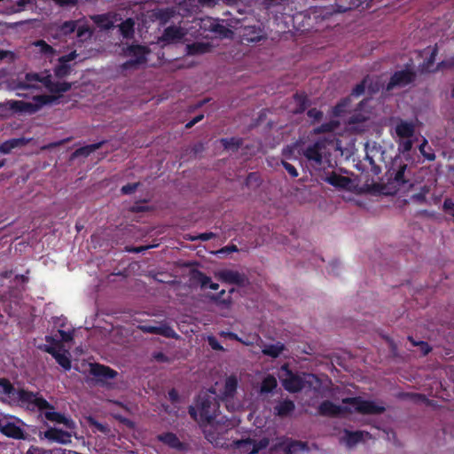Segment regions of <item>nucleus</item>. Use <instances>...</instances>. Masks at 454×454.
<instances>
[{
    "instance_id": "1",
    "label": "nucleus",
    "mask_w": 454,
    "mask_h": 454,
    "mask_svg": "<svg viewBox=\"0 0 454 454\" xmlns=\"http://www.w3.org/2000/svg\"><path fill=\"white\" fill-rule=\"evenodd\" d=\"M0 400L10 404H18L31 411H43L48 420L63 424L67 428H74V422L61 413L54 411V408L41 395L23 389H16L5 379H0Z\"/></svg>"
},
{
    "instance_id": "2",
    "label": "nucleus",
    "mask_w": 454,
    "mask_h": 454,
    "mask_svg": "<svg viewBox=\"0 0 454 454\" xmlns=\"http://www.w3.org/2000/svg\"><path fill=\"white\" fill-rule=\"evenodd\" d=\"M219 404L212 395L205 394L199 396L196 408L191 407L190 414L199 421L203 428L206 438L218 444V435L223 434L230 427V423L223 421L218 413Z\"/></svg>"
},
{
    "instance_id": "3",
    "label": "nucleus",
    "mask_w": 454,
    "mask_h": 454,
    "mask_svg": "<svg viewBox=\"0 0 454 454\" xmlns=\"http://www.w3.org/2000/svg\"><path fill=\"white\" fill-rule=\"evenodd\" d=\"M343 405H337L331 401H325L319 406V412L325 416H340L356 411L362 414H380L385 411L382 403L363 399L361 397L345 398Z\"/></svg>"
},
{
    "instance_id": "4",
    "label": "nucleus",
    "mask_w": 454,
    "mask_h": 454,
    "mask_svg": "<svg viewBox=\"0 0 454 454\" xmlns=\"http://www.w3.org/2000/svg\"><path fill=\"white\" fill-rule=\"evenodd\" d=\"M43 87L51 93H62L69 90L71 84L66 82L55 81L48 72L28 73L24 78H19L12 82V89L18 90L17 96L20 97L27 96L20 90L41 89Z\"/></svg>"
},
{
    "instance_id": "5",
    "label": "nucleus",
    "mask_w": 454,
    "mask_h": 454,
    "mask_svg": "<svg viewBox=\"0 0 454 454\" xmlns=\"http://www.w3.org/2000/svg\"><path fill=\"white\" fill-rule=\"evenodd\" d=\"M414 133L415 124L412 121L401 119L395 121L392 136L400 153L409 152L412 148Z\"/></svg>"
},
{
    "instance_id": "6",
    "label": "nucleus",
    "mask_w": 454,
    "mask_h": 454,
    "mask_svg": "<svg viewBox=\"0 0 454 454\" xmlns=\"http://www.w3.org/2000/svg\"><path fill=\"white\" fill-rule=\"evenodd\" d=\"M56 99L57 98L52 96L35 95L33 96L32 101L10 100L7 102V105L14 111L33 114L37 112L44 105L53 103Z\"/></svg>"
},
{
    "instance_id": "7",
    "label": "nucleus",
    "mask_w": 454,
    "mask_h": 454,
    "mask_svg": "<svg viewBox=\"0 0 454 454\" xmlns=\"http://www.w3.org/2000/svg\"><path fill=\"white\" fill-rule=\"evenodd\" d=\"M46 341L49 344H45L43 348L47 353L51 354L66 371L71 368L70 354L67 349L64 348L61 341L55 340L53 338L47 336Z\"/></svg>"
},
{
    "instance_id": "8",
    "label": "nucleus",
    "mask_w": 454,
    "mask_h": 454,
    "mask_svg": "<svg viewBox=\"0 0 454 454\" xmlns=\"http://www.w3.org/2000/svg\"><path fill=\"white\" fill-rule=\"evenodd\" d=\"M332 143L327 139L319 140L314 145L309 146L304 155L308 160L311 161L315 166L321 165L324 160H327V157L330 154L328 145Z\"/></svg>"
},
{
    "instance_id": "9",
    "label": "nucleus",
    "mask_w": 454,
    "mask_h": 454,
    "mask_svg": "<svg viewBox=\"0 0 454 454\" xmlns=\"http://www.w3.org/2000/svg\"><path fill=\"white\" fill-rule=\"evenodd\" d=\"M279 379L284 388L290 393H296L303 389V373L292 372L286 364L281 366Z\"/></svg>"
},
{
    "instance_id": "10",
    "label": "nucleus",
    "mask_w": 454,
    "mask_h": 454,
    "mask_svg": "<svg viewBox=\"0 0 454 454\" xmlns=\"http://www.w3.org/2000/svg\"><path fill=\"white\" fill-rule=\"evenodd\" d=\"M390 176L400 188H408L414 185L415 181L411 176V171L406 164L395 160L393 168L389 170Z\"/></svg>"
},
{
    "instance_id": "11",
    "label": "nucleus",
    "mask_w": 454,
    "mask_h": 454,
    "mask_svg": "<svg viewBox=\"0 0 454 454\" xmlns=\"http://www.w3.org/2000/svg\"><path fill=\"white\" fill-rule=\"evenodd\" d=\"M124 54L130 58V60L123 64V68L126 69L145 63L149 50L142 45H130L124 51Z\"/></svg>"
},
{
    "instance_id": "12",
    "label": "nucleus",
    "mask_w": 454,
    "mask_h": 454,
    "mask_svg": "<svg viewBox=\"0 0 454 454\" xmlns=\"http://www.w3.org/2000/svg\"><path fill=\"white\" fill-rule=\"evenodd\" d=\"M20 421L14 417L2 415L0 416V431L9 437L21 439L24 437L21 429Z\"/></svg>"
},
{
    "instance_id": "13",
    "label": "nucleus",
    "mask_w": 454,
    "mask_h": 454,
    "mask_svg": "<svg viewBox=\"0 0 454 454\" xmlns=\"http://www.w3.org/2000/svg\"><path fill=\"white\" fill-rule=\"evenodd\" d=\"M239 384V379L236 375L228 376L223 383V388L220 390V396L226 401V407L228 410L235 411L239 407L231 402L233 398Z\"/></svg>"
},
{
    "instance_id": "14",
    "label": "nucleus",
    "mask_w": 454,
    "mask_h": 454,
    "mask_svg": "<svg viewBox=\"0 0 454 454\" xmlns=\"http://www.w3.org/2000/svg\"><path fill=\"white\" fill-rule=\"evenodd\" d=\"M215 277L225 284L245 286L248 284V278L244 274L233 270H222L215 273Z\"/></svg>"
},
{
    "instance_id": "15",
    "label": "nucleus",
    "mask_w": 454,
    "mask_h": 454,
    "mask_svg": "<svg viewBox=\"0 0 454 454\" xmlns=\"http://www.w3.org/2000/svg\"><path fill=\"white\" fill-rule=\"evenodd\" d=\"M138 328L146 333H153L161 335L166 338L179 339V335L175 330L166 322H158L155 325H142Z\"/></svg>"
},
{
    "instance_id": "16",
    "label": "nucleus",
    "mask_w": 454,
    "mask_h": 454,
    "mask_svg": "<svg viewBox=\"0 0 454 454\" xmlns=\"http://www.w3.org/2000/svg\"><path fill=\"white\" fill-rule=\"evenodd\" d=\"M192 23L193 25L192 28L199 27L198 30H202L203 32L211 31L223 36H226L227 33L230 32L229 29H226L223 25L219 24L216 20H214L210 17L195 20Z\"/></svg>"
},
{
    "instance_id": "17",
    "label": "nucleus",
    "mask_w": 454,
    "mask_h": 454,
    "mask_svg": "<svg viewBox=\"0 0 454 454\" xmlns=\"http://www.w3.org/2000/svg\"><path fill=\"white\" fill-rule=\"evenodd\" d=\"M269 445V441L267 438H262L261 440L254 441L251 439H246L238 441L236 442L237 448L243 453L246 454H255L259 452L261 450L266 448Z\"/></svg>"
},
{
    "instance_id": "18",
    "label": "nucleus",
    "mask_w": 454,
    "mask_h": 454,
    "mask_svg": "<svg viewBox=\"0 0 454 454\" xmlns=\"http://www.w3.org/2000/svg\"><path fill=\"white\" fill-rule=\"evenodd\" d=\"M413 79L414 74L408 69L395 72L387 85V90L402 88L411 82Z\"/></svg>"
},
{
    "instance_id": "19",
    "label": "nucleus",
    "mask_w": 454,
    "mask_h": 454,
    "mask_svg": "<svg viewBox=\"0 0 454 454\" xmlns=\"http://www.w3.org/2000/svg\"><path fill=\"white\" fill-rule=\"evenodd\" d=\"M324 181L335 188L350 191L353 187L352 180L336 172H331L324 177Z\"/></svg>"
},
{
    "instance_id": "20",
    "label": "nucleus",
    "mask_w": 454,
    "mask_h": 454,
    "mask_svg": "<svg viewBox=\"0 0 454 454\" xmlns=\"http://www.w3.org/2000/svg\"><path fill=\"white\" fill-rule=\"evenodd\" d=\"M40 438H45L50 442H55L62 444H67L71 442V434L60 429L54 427L49 428L43 433H40Z\"/></svg>"
},
{
    "instance_id": "21",
    "label": "nucleus",
    "mask_w": 454,
    "mask_h": 454,
    "mask_svg": "<svg viewBox=\"0 0 454 454\" xmlns=\"http://www.w3.org/2000/svg\"><path fill=\"white\" fill-rule=\"evenodd\" d=\"M370 438V434L364 431L351 432L345 430L340 437V442L348 448L356 446L358 442L365 441Z\"/></svg>"
},
{
    "instance_id": "22",
    "label": "nucleus",
    "mask_w": 454,
    "mask_h": 454,
    "mask_svg": "<svg viewBox=\"0 0 454 454\" xmlns=\"http://www.w3.org/2000/svg\"><path fill=\"white\" fill-rule=\"evenodd\" d=\"M188 33V30L180 27H167L161 37L160 41L166 43H175L179 42Z\"/></svg>"
},
{
    "instance_id": "23",
    "label": "nucleus",
    "mask_w": 454,
    "mask_h": 454,
    "mask_svg": "<svg viewBox=\"0 0 454 454\" xmlns=\"http://www.w3.org/2000/svg\"><path fill=\"white\" fill-rule=\"evenodd\" d=\"M77 27V22L73 20L65 21L61 24L55 23L50 27V33L54 38H59L74 32Z\"/></svg>"
},
{
    "instance_id": "24",
    "label": "nucleus",
    "mask_w": 454,
    "mask_h": 454,
    "mask_svg": "<svg viewBox=\"0 0 454 454\" xmlns=\"http://www.w3.org/2000/svg\"><path fill=\"white\" fill-rule=\"evenodd\" d=\"M94 22L103 29H110L116 26V23L122 20L118 13H107L103 15H96L92 17Z\"/></svg>"
},
{
    "instance_id": "25",
    "label": "nucleus",
    "mask_w": 454,
    "mask_h": 454,
    "mask_svg": "<svg viewBox=\"0 0 454 454\" xmlns=\"http://www.w3.org/2000/svg\"><path fill=\"white\" fill-rule=\"evenodd\" d=\"M303 389H310L314 392L320 393L323 389L324 383L328 381L326 377L319 378L314 374L303 373Z\"/></svg>"
},
{
    "instance_id": "26",
    "label": "nucleus",
    "mask_w": 454,
    "mask_h": 454,
    "mask_svg": "<svg viewBox=\"0 0 454 454\" xmlns=\"http://www.w3.org/2000/svg\"><path fill=\"white\" fill-rule=\"evenodd\" d=\"M90 373L97 377L99 380L113 379L117 375V372L107 366L94 364H90Z\"/></svg>"
},
{
    "instance_id": "27",
    "label": "nucleus",
    "mask_w": 454,
    "mask_h": 454,
    "mask_svg": "<svg viewBox=\"0 0 454 454\" xmlns=\"http://www.w3.org/2000/svg\"><path fill=\"white\" fill-rule=\"evenodd\" d=\"M32 45L36 49V51L40 53L44 59L50 61L57 55L56 51L43 40H38L34 42Z\"/></svg>"
},
{
    "instance_id": "28",
    "label": "nucleus",
    "mask_w": 454,
    "mask_h": 454,
    "mask_svg": "<svg viewBox=\"0 0 454 454\" xmlns=\"http://www.w3.org/2000/svg\"><path fill=\"white\" fill-rule=\"evenodd\" d=\"M262 352L268 356L272 358L278 357L281 353L285 350V345L279 341L274 344L261 343Z\"/></svg>"
},
{
    "instance_id": "29",
    "label": "nucleus",
    "mask_w": 454,
    "mask_h": 454,
    "mask_svg": "<svg viewBox=\"0 0 454 454\" xmlns=\"http://www.w3.org/2000/svg\"><path fill=\"white\" fill-rule=\"evenodd\" d=\"M29 141H30L29 138H25V137L12 138V139L7 140L0 145V153H5V154L9 153H11V151L12 149L24 146Z\"/></svg>"
},
{
    "instance_id": "30",
    "label": "nucleus",
    "mask_w": 454,
    "mask_h": 454,
    "mask_svg": "<svg viewBox=\"0 0 454 454\" xmlns=\"http://www.w3.org/2000/svg\"><path fill=\"white\" fill-rule=\"evenodd\" d=\"M116 26L119 27V31L124 38H131L135 32V20L128 18L125 20H121Z\"/></svg>"
},
{
    "instance_id": "31",
    "label": "nucleus",
    "mask_w": 454,
    "mask_h": 454,
    "mask_svg": "<svg viewBox=\"0 0 454 454\" xmlns=\"http://www.w3.org/2000/svg\"><path fill=\"white\" fill-rule=\"evenodd\" d=\"M157 439L166 445L169 446L170 448L176 449V450H183L184 444L180 442V440L177 438V436L173 433H165L159 434L157 436Z\"/></svg>"
},
{
    "instance_id": "32",
    "label": "nucleus",
    "mask_w": 454,
    "mask_h": 454,
    "mask_svg": "<svg viewBox=\"0 0 454 454\" xmlns=\"http://www.w3.org/2000/svg\"><path fill=\"white\" fill-rule=\"evenodd\" d=\"M187 53L191 55L203 54L210 51L211 45L207 43H195L186 46Z\"/></svg>"
},
{
    "instance_id": "33",
    "label": "nucleus",
    "mask_w": 454,
    "mask_h": 454,
    "mask_svg": "<svg viewBox=\"0 0 454 454\" xmlns=\"http://www.w3.org/2000/svg\"><path fill=\"white\" fill-rule=\"evenodd\" d=\"M101 145H102V143H97V144H92V145H89L81 147V148L77 149L72 154V158H77V157H80V156L87 157L91 153H93L96 150H98L101 146Z\"/></svg>"
},
{
    "instance_id": "34",
    "label": "nucleus",
    "mask_w": 454,
    "mask_h": 454,
    "mask_svg": "<svg viewBox=\"0 0 454 454\" xmlns=\"http://www.w3.org/2000/svg\"><path fill=\"white\" fill-rule=\"evenodd\" d=\"M277 387V380L272 375L266 376L261 385L260 392L267 394L271 392Z\"/></svg>"
},
{
    "instance_id": "35",
    "label": "nucleus",
    "mask_w": 454,
    "mask_h": 454,
    "mask_svg": "<svg viewBox=\"0 0 454 454\" xmlns=\"http://www.w3.org/2000/svg\"><path fill=\"white\" fill-rule=\"evenodd\" d=\"M277 412L280 416H286L294 410V403L292 401L285 400L276 407Z\"/></svg>"
},
{
    "instance_id": "36",
    "label": "nucleus",
    "mask_w": 454,
    "mask_h": 454,
    "mask_svg": "<svg viewBox=\"0 0 454 454\" xmlns=\"http://www.w3.org/2000/svg\"><path fill=\"white\" fill-rule=\"evenodd\" d=\"M419 152L426 160L430 161L434 160L435 154L433 149L428 146L427 139H424L422 144L419 145Z\"/></svg>"
},
{
    "instance_id": "37",
    "label": "nucleus",
    "mask_w": 454,
    "mask_h": 454,
    "mask_svg": "<svg viewBox=\"0 0 454 454\" xmlns=\"http://www.w3.org/2000/svg\"><path fill=\"white\" fill-rule=\"evenodd\" d=\"M379 153L380 152L378 150H372V154L367 153L364 158V160L369 163L371 169L374 174H379L380 172V168L375 164L374 160V157Z\"/></svg>"
},
{
    "instance_id": "38",
    "label": "nucleus",
    "mask_w": 454,
    "mask_h": 454,
    "mask_svg": "<svg viewBox=\"0 0 454 454\" xmlns=\"http://www.w3.org/2000/svg\"><path fill=\"white\" fill-rule=\"evenodd\" d=\"M369 82H371V79L369 77L365 78L360 84L356 86L352 91V95L359 97L364 92L365 87H368V89L372 91H375L376 89L368 86Z\"/></svg>"
},
{
    "instance_id": "39",
    "label": "nucleus",
    "mask_w": 454,
    "mask_h": 454,
    "mask_svg": "<svg viewBox=\"0 0 454 454\" xmlns=\"http://www.w3.org/2000/svg\"><path fill=\"white\" fill-rule=\"evenodd\" d=\"M305 444L300 442H291L286 445L287 454H295L299 450H304Z\"/></svg>"
},
{
    "instance_id": "40",
    "label": "nucleus",
    "mask_w": 454,
    "mask_h": 454,
    "mask_svg": "<svg viewBox=\"0 0 454 454\" xmlns=\"http://www.w3.org/2000/svg\"><path fill=\"white\" fill-rule=\"evenodd\" d=\"M88 423L90 427H94L95 431L101 432L105 434H107L110 432V430L106 425L98 422L93 418H90V417L88 418Z\"/></svg>"
},
{
    "instance_id": "41",
    "label": "nucleus",
    "mask_w": 454,
    "mask_h": 454,
    "mask_svg": "<svg viewBox=\"0 0 454 454\" xmlns=\"http://www.w3.org/2000/svg\"><path fill=\"white\" fill-rule=\"evenodd\" d=\"M294 102L297 106L293 109L294 113H301L306 108V97L302 95H296L294 97Z\"/></svg>"
},
{
    "instance_id": "42",
    "label": "nucleus",
    "mask_w": 454,
    "mask_h": 454,
    "mask_svg": "<svg viewBox=\"0 0 454 454\" xmlns=\"http://www.w3.org/2000/svg\"><path fill=\"white\" fill-rule=\"evenodd\" d=\"M239 341L241 342L242 344L246 345V346H251V345H254V344H257L258 346H260L261 343H262V340L257 334L250 335L247 339H242L241 338V340H239Z\"/></svg>"
},
{
    "instance_id": "43",
    "label": "nucleus",
    "mask_w": 454,
    "mask_h": 454,
    "mask_svg": "<svg viewBox=\"0 0 454 454\" xmlns=\"http://www.w3.org/2000/svg\"><path fill=\"white\" fill-rule=\"evenodd\" d=\"M215 237H216V234L214 232H205V233H201L198 236H189L187 238V239H189L191 241H195V240H199V239L202 240V241H207V240H209Z\"/></svg>"
},
{
    "instance_id": "44",
    "label": "nucleus",
    "mask_w": 454,
    "mask_h": 454,
    "mask_svg": "<svg viewBox=\"0 0 454 454\" xmlns=\"http://www.w3.org/2000/svg\"><path fill=\"white\" fill-rule=\"evenodd\" d=\"M207 340L212 349L216 350V351H224L223 347L219 343V341L217 340V339L215 336H213V335L207 336Z\"/></svg>"
},
{
    "instance_id": "45",
    "label": "nucleus",
    "mask_w": 454,
    "mask_h": 454,
    "mask_svg": "<svg viewBox=\"0 0 454 454\" xmlns=\"http://www.w3.org/2000/svg\"><path fill=\"white\" fill-rule=\"evenodd\" d=\"M77 29V37L81 40H86L90 37L91 32L89 30L87 27L80 26L76 27Z\"/></svg>"
},
{
    "instance_id": "46",
    "label": "nucleus",
    "mask_w": 454,
    "mask_h": 454,
    "mask_svg": "<svg viewBox=\"0 0 454 454\" xmlns=\"http://www.w3.org/2000/svg\"><path fill=\"white\" fill-rule=\"evenodd\" d=\"M409 340L412 343L413 346H419L423 355L428 354L429 351L431 350L430 347L427 342H416L411 337H409Z\"/></svg>"
},
{
    "instance_id": "47",
    "label": "nucleus",
    "mask_w": 454,
    "mask_h": 454,
    "mask_svg": "<svg viewBox=\"0 0 454 454\" xmlns=\"http://www.w3.org/2000/svg\"><path fill=\"white\" fill-rule=\"evenodd\" d=\"M69 69L70 67L67 64L60 63L59 66L55 69L56 76L63 77L67 75L69 73Z\"/></svg>"
},
{
    "instance_id": "48",
    "label": "nucleus",
    "mask_w": 454,
    "mask_h": 454,
    "mask_svg": "<svg viewBox=\"0 0 454 454\" xmlns=\"http://www.w3.org/2000/svg\"><path fill=\"white\" fill-rule=\"evenodd\" d=\"M153 357L155 361L159 362V363H170L171 362V358H169L168 356H167L165 354H163L162 352H156L153 355Z\"/></svg>"
},
{
    "instance_id": "49",
    "label": "nucleus",
    "mask_w": 454,
    "mask_h": 454,
    "mask_svg": "<svg viewBox=\"0 0 454 454\" xmlns=\"http://www.w3.org/2000/svg\"><path fill=\"white\" fill-rule=\"evenodd\" d=\"M215 301L217 302V304L219 306H221L222 308H224V309H229L232 302L231 296H229L228 298H222V299L215 298Z\"/></svg>"
},
{
    "instance_id": "50",
    "label": "nucleus",
    "mask_w": 454,
    "mask_h": 454,
    "mask_svg": "<svg viewBox=\"0 0 454 454\" xmlns=\"http://www.w3.org/2000/svg\"><path fill=\"white\" fill-rule=\"evenodd\" d=\"M138 185H139V183H134V184L124 185L121 188V192L123 194H130L135 192V190L137 189V187Z\"/></svg>"
},
{
    "instance_id": "51",
    "label": "nucleus",
    "mask_w": 454,
    "mask_h": 454,
    "mask_svg": "<svg viewBox=\"0 0 454 454\" xmlns=\"http://www.w3.org/2000/svg\"><path fill=\"white\" fill-rule=\"evenodd\" d=\"M198 281L200 282L201 287H206L207 286H209L211 283V278L209 277L203 275L202 273H199Z\"/></svg>"
},
{
    "instance_id": "52",
    "label": "nucleus",
    "mask_w": 454,
    "mask_h": 454,
    "mask_svg": "<svg viewBox=\"0 0 454 454\" xmlns=\"http://www.w3.org/2000/svg\"><path fill=\"white\" fill-rule=\"evenodd\" d=\"M435 54H436V49L431 50L430 58H429L428 61L423 65V70L430 71V67H431V64L434 60Z\"/></svg>"
},
{
    "instance_id": "53",
    "label": "nucleus",
    "mask_w": 454,
    "mask_h": 454,
    "mask_svg": "<svg viewBox=\"0 0 454 454\" xmlns=\"http://www.w3.org/2000/svg\"><path fill=\"white\" fill-rule=\"evenodd\" d=\"M59 333L60 335L61 341H63V342H68L73 340V335H72V333H70V332L59 330Z\"/></svg>"
},
{
    "instance_id": "54",
    "label": "nucleus",
    "mask_w": 454,
    "mask_h": 454,
    "mask_svg": "<svg viewBox=\"0 0 454 454\" xmlns=\"http://www.w3.org/2000/svg\"><path fill=\"white\" fill-rule=\"evenodd\" d=\"M69 141V138H67V139H63V140H59L58 142H54V143H51V144H48L46 145H43L41 149L42 150H48V149H51V148H55V147H58V146H60L62 145H64L66 142Z\"/></svg>"
},
{
    "instance_id": "55",
    "label": "nucleus",
    "mask_w": 454,
    "mask_h": 454,
    "mask_svg": "<svg viewBox=\"0 0 454 454\" xmlns=\"http://www.w3.org/2000/svg\"><path fill=\"white\" fill-rule=\"evenodd\" d=\"M283 166L293 177L298 176V171L293 165L287 162H283Z\"/></svg>"
},
{
    "instance_id": "56",
    "label": "nucleus",
    "mask_w": 454,
    "mask_h": 454,
    "mask_svg": "<svg viewBox=\"0 0 454 454\" xmlns=\"http://www.w3.org/2000/svg\"><path fill=\"white\" fill-rule=\"evenodd\" d=\"M76 56H77L76 52L75 51H72L71 53H69L67 55L60 57L59 59V63L67 64V62H69L71 60H74Z\"/></svg>"
},
{
    "instance_id": "57",
    "label": "nucleus",
    "mask_w": 454,
    "mask_h": 454,
    "mask_svg": "<svg viewBox=\"0 0 454 454\" xmlns=\"http://www.w3.org/2000/svg\"><path fill=\"white\" fill-rule=\"evenodd\" d=\"M443 210L446 212H450L454 210V202L451 199H445L443 202Z\"/></svg>"
},
{
    "instance_id": "58",
    "label": "nucleus",
    "mask_w": 454,
    "mask_h": 454,
    "mask_svg": "<svg viewBox=\"0 0 454 454\" xmlns=\"http://www.w3.org/2000/svg\"><path fill=\"white\" fill-rule=\"evenodd\" d=\"M238 247L235 245L228 246L225 247H223L219 249L218 251L215 252V254H224V253H231V252H237Z\"/></svg>"
},
{
    "instance_id": "59",
    "label": "nucleus",
    "mask_w": 454,
    "mask_h": 454,
    "mask_svg": "<svg viewBox=\"0 0 454 454\" xmlns=\"http://www.w3.org/2000/svg\"><path fill=\"white\" fill-rule=\"evenodd\" d=\"M220 335L221 336H223V337H226V338H230L231 340H241V338H239L236 333H231V332H221L220 333Z\"/></svg>"
},
{
    "instance_id": "60",
    "label": "nucleus",
    "mask_w": 454,
    "mask_h": 454,
    "mask_svg": "<svg viewBox=\"0 0 454 454\" xmlns=\"http://www.w3.org/2000/svg\"><path fill=\"white\" fill-rule=\"evenodd\" d=\"M308 114L311 118L319 119L322 116V113L317 109H311L308 112Z\"/></svg>"
},
{
    "instance_id": "61",
    "label": "nucleus",
    "mask_w": 454,
    "mask_h": 454,
    "mask_svg": "<svg viewBox=\"0 0 454 454\" xmlns=\"http://www.w3.org/2000/svg\"><path fill=\"white\" fill-rule=\"evenodd\" d=\"M335 127H336V124L333 121H332L330 123L323 125L320 129L322 131H332L334 129Z\"/></svg>"
},
{
    "instance_id": "62",
    "label": "nucleus",
    "mask_w": 454,
    "mask_h": 454,
    "mask_svg": "<svg viewBox=\"0 0 454 454\" xmlns=\"http://www.w3.org/2000/svg\"><path fill=\"white\" fill-rule=\"evenodd\" d=\"M27 454H45V451L36 447H31Z\"/></svg>"
},
{
    "instance_id": "63",
    "label": "nucleus",
    "mask_w": 454,
    "mask_h": 454,
    "mask_svg": "<svg viewBox=\"0 0 454 454\" xmlns=\"http://www.w3.org/2000/svg\"><path fill=\"white\" fill-rule=\"evenodd\" d=\"M202 119H203V115H202V114L196 116L193 120H192L191 121H189V122L186 124V128H191V127H192L195 123L199 122V121H201Z\"/></svg>"
},
{
    "instance_id": "64",
    "label": "nucleus",
    "mask_w": 454,
    "mask_h": 454,
    "mask_svg": "<svg viewBox=\"0 0 454 454\" xmlns=\"http://www.w3.org/2000/svg\"><path fill=\"white\" fill-rule=\"evenodd\" d=\"M169 397L171 400L175 401L177 398V393L175 390H171L169 393Z\"/></svg>"
}]
</instances>
